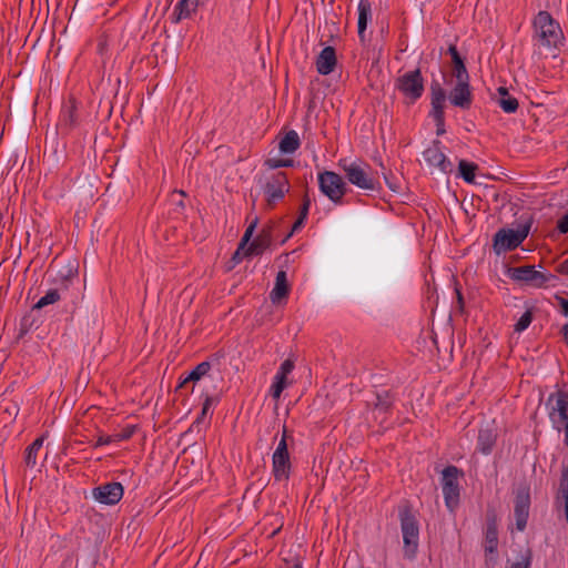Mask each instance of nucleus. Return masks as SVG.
Wrapping results in <instances>:
<instances>
[{
  "instance_id": "61",
  "label": "nucleus",
  "mask_w": 568,
  "mask_h": 568,
  "mask_svg": "<svg viewBox=\"0 0 568 568\" xmlns=\"http://www.w3.org/2000/svg\"><path fill=\"white\" fill-rule=\"evenodd\" d=\"M565 516H566V520L568 523V513H565Z\"/></svg>"
},
{
  "instance_id": "16",
  "label": "nucleus",
  "mask_w": 568,
  "mask_h": 568,
  "mask_svg": "<svg viewBox=\"0 0 568 568\" xmlns=\"http://www.w3.org/2000/svg\"><path fill=\"white\" fill-rule=\"evenodd\" d=\"M487 528H486V552H495L498 546V531H497V514L494 508L487 509Z\"/></svg>"
},
{
  "instance_id": "37",
  "label": "nucleus",
  "mask_w": 568,
  "mask_h": 568,
  "mask_svg": "<svg viewBox=\"0 0 568 568\" xmlns=\"http://www.w3.org/2000/svg\"><path fill=\"white\" fill-rule=\"evenodd\" d=\"M257 223H258V219L255 217L251 224L247 226V229L245 230L244 232V235L240 242V248H245L247 243L250 242L256 226H257Z\"/></svg>"
},
{
  "instance_id": "3",
  "label": "nucleus",
  "mask_w": 568,
  "mask_h": 568,
  "mask_svg": "<svg viewBox=\"0 0 568 568\" xmlns=\"http://www.w3.org/2000/svg\"><path fill=\"white\" fill-rule=\"evenodd\" d=\"M395 87L410 103H414L424 93V79L420 70L415 69L398 77Z\"/></svg>"
},
{
  "instance_id": "2",
  "label": "nucleus",
  "mask_w": 568,
  "mask_h": 568,
  "mask_svg": "<svg viewBox=\"0 0 568 568\" xmlns=\"http://www.w3.org/2000/svg\"><path fill=\"white\" fill-rule=\"evenodd\" d=\"M399 519L403 534L404 554L407 558L412 559L418 548V523L408 506L400 509Z\"/></svg>"
},
{
  "instance_id": "25",
  "label": "nucleus",
  "mask_w": 568,
  "mask_h": 568,
  "mask_svg": "<svg viewBox=\"0 0 568 568\" xmlns=\"http://www.w3.org/2000/svg\"><path fill=\"white\" fill-rule=\"evenodd\" d=\"M300 148V138L295 131L287 132L280 142L282 153H293Z\"/></svg>"
},
{
  "instance_id": "48",
  "label": "nucleus",
  "mask_w": 568,
  "mask_h": 568,
  "mask_svg": "<svg viewBox=\"0 0 568 568\" xmlns=\"http://www.w3.org/2000/svg\"><path fill=\"white\" fill-rule=\"evenodd\" d=\"M246 247L245 248H240V246L237 247V250L233 253V256H232V262H234L235 264L240 263L244 256H246L244 254Z\"/></svg>"
},
{
  "instance_id": "35",
  "label": "nucleus",
  "mask_w": 568,
  "mask_h": 568,
  "mask_svg": "<svg viewBox=\"0 0 568 568\" xmlns=\"http://www.w3.org/2000/svg\"><path fill=\"white\" fill-rule=\"evenodd\" d=\"M294 369V362L291 358L285 359L280 371L277 372L275 377H278L280 379L287 381V375L291 374Z\"/></svg>"
},
{
  "instance_id": "15",
  "label": "nucleus",
  "mask_w": 568,
  "mask_h": 568,
  "mask_svg": "<svg viewBox=\"0 0 568 568\" xmlns=\"http://www.w3.org/2000/svg\"><path fill=\"white\" fill-rule=\"evenodd\" d=\"M555 399V406L551 408L550 417L557 428L560 429V425L568 422V393L558 390L549 396V402Z\"/></svg>"
},
{
  "instance_id": "59",
  "label": "nucleus",
  "mask_w": 568,
  "mask_h": 568,
  "mask_svg": "<svg viewBox=\"0 0 568 568\" xmlns=\"http://www.w3.org/2000/svg\"><path fill=\"white\" fill-rule=\"evenodd\" d=\"M282 438H286V439H287V430H286V427H285V426L283 427V435H282Z\"/></svg>"
},
{
  "instance_id": "8",
  "label": "nucleus",
  "mask_w": 568,
  "mask_h": 568,
  "mask_svg": "<svg viewBox=\"0 0 568 568\" xmlns=\"http://www.w3.org/2000/svg\"><path fill=\"white\" fill-rule=\"evenodd\" d=\"M318 185L321 192L334 203H341L346 193V183L339 174L333 171L320 173Z\"/></svg>"
},
{
  "instance_id": "39",
  "label": "nucleus",
  "mask_w": 568,
  "mask_h": 568,
  "mask_svg": "<svg viewBox=\"0 0 568 568\" xmlns=\"http://www.w3.org/2000/svg\"><path fill=\"white\" fill-rule=\"evenodd\" d=\"M265 165L268 166L270 169L292 166L293 165V160H290V159H267L265 161Z\"/></svg>"
},
{
  "instance_id": "47",
  "label": "nucleus",
  "mask_w": 568,
  "mask_h": 568,
  "mask_svg": "<svg viewBox=\"0 0 568 568\" xmlns=\"http://www.w3.org/2000/svg\"><path fill=\"white\" fill-rule=\"evenodd\" d=\"M113 442H115L114 435H111V436H99L97 443L94 444V447L106 445V444H110V443H113Z\"/></svg>"
},
{
  "instance_id": "55",
  "label": "nucleus",
  "mask_w": 568,
  "mask_h": 568,
  "mask_svg": "<svg viewBox=\"0 0 568 568\" xmlns=\"http://www.w3.org/2000/svg\"><path fill=\"white\" fill-rule=\"evenodd\" d=\"M498 93H499L500 98H507V95H509L508 90L505 87H499Z\"/></svg>"
},
{
  "instance_id": "27",
  "label": "nucleus",
  "mask_w": 568,
  "mask_h": 568,
  "mask_svg": "<svg viewBox=\"0 0 568 568\" xmlns=\"http://www.w3.org/2000/svg\"><path fill=\"white\" fill-rule=\"evenodd\" d=\"M211 368V364L209 362H202L200 363L190 374L189 376L183 379L178 386V388H182L185 384L189 382H196L202 376L206 375Z\"/></svg>"
},
{
  "instance_id": "5",
  "label": "nucleus",
  "mask_w": 568,
  "mask_h": 568,
  "mask_svg": "<svg viewBox=\"0 0 568 568\" xmlns=\"http://www.w3.org/2000/svg\"><path fill=\"white\" fill-rule=\"evenodd\" d=\"M530 225H520L517 230L501 229L494 236V248L497 254L511 251L519 246L529 233Z\"/></svg>"
},
{
  "instance_id": "42",
  "label": "nucleus",
  "mask_w": 568,
  "mask_h": 568,
  "mask_svg": "<svg viewBox=\"0 0 568 568\" xmlns=\"http://www.w3.org/2000/svg\"><path fill=\"white\" fill-rule=\"evenodd\" d=\"M557 230L561 233V234H566L568 233V212L558 220L557 222Z\"/></svg>"
},
{
  "instance_id": "33",
  "label": "nucleus",
  "mask_w": 568,
  "mask_h": 568,
  "mask_svg": "<svg viewBox=\"0 0 568 568\" xmlns=\"http://www.w3.org/2000/svg\"><path fill=\"white\" fill-rule=\"evenodd\" d=\"M532 321V312L530 310H527L518 320V322L515 324V331L516 332H523L525 331Z\"/></svg>"
},
{
  "instance_id": "60",
  "label": "nucleus",
  "mask_w": 568,
  "mask_h": 568,
  "mask_svg": "<svg viewBox=\"0 0 568 568\" xmlns=\"http://www.w3.org/2000/svg\"><path fill=\"white\" fill-rule=\"evenodd\" d=\"M385 180H386L387 184L389 185V187H390L392 190H395V189L393 187V184H390V183L388 182L387 176H385Z\"/></svg>"
},
{
  "instance_id": "53",
  "label": "nucleus",
  "mask_w": 568,
  "mask_h": 568,
  "mask_svg": "<svg viewBox=\"0 0 568 568\" xmlns=\"http://www.w3.org/2000/svg\"><path fill=\"white\" fill-rule=\"evenodd\" d=\"M456 294H457L458 307L460 311H463L464 310V297L458 288H456Z\"/></svg>"
},
{
  "instance_id": "50",
  "label": "nucleus",
  "mask_w": 568,
  "mask_h": 568,
  "mask_svg": "<svg viewBox=\"0 0 568 568\" xmlns=\"http://www.w3.org/2000/svg\"><path fill=\"white\" fill-rule=\"evenodd\" d=\"M556 298L561 307V313L565 316H568V300L560 297V296H556Z\"/></svg>"
},
{
  "instance_id": "4",
  "label": "nucleus",
  "mask_w": 568,
  "mask_h": 568,
  "mask_svg": "<svg viewBox=\"0 0 568 568\" xmlns=\"http://www.w3.org/2000/svg\"><path fill=\"white\" fill-rule=\"evenodd\" d=\"M338 165L342 168V170L345 173L346 179L355 186L374 191L377 189V181L376 179L368 172L366 169H364L359 163L352 162L347 163L346 160H341Z\"/></svg>"
},
{
  "instance_id": "52",
  "label": "nucleus",
  "mask_w": 568,
  "mask_h": 568,
  "mask_svg": "<svg viewBox=\"0 0 568 568\" xmlns=\"http://www.w3.org/2000/svg\"><path fill=\"white\" fill-rule=\"evenodd\" d=\"M448 53L452 57V61H454L455 58H459L460 57L456 45H454V44L449 45Z\"/></svg>"
},
{
  "instance_id": "10",
  "label": "nucleus",
  "mask_w": 568,
  "mask_h": 568,
  "mask_svg": "<svg viewBox=\"0 0 568 568\" xmlns=\"http://www.w3.org/2000/svg\"><path fill=\"white\" fill-rule=\"evenodd\" d=\"M509 275L514 281L524 282L534 287H542L547 282L556 278L552 274L536 271L532 265L509 268Z\"/></svg>"
},
{
  "instance_id": "36",
  "label": "nucleus",
  "mask_w": 568,
  "mask_h": 568,
  "mask_svg": "<svg viewBox=\"0 0 568 568\" xmlns=\"http://www.w3.org/2000/svg\"><path fill=\"white\" fill-rule=\"evenodd\" d=\"M532 560L531 549L527 548L520 560L511 564L509 568H530Z\"/></svg>"
},
{
  "instance_id": "7",
  "label": "nucleus",
  "mask_w": 568,
  "mask_h": 568,
  "mask_svg": "<svg viewBox=\"0 0 568 568\" xmlns=\"http://www.w3.org/2000/svg\"><path fill=\"white\" fill-rule=\"evenodd\" d=\"M463 476V471L456 466H447L443 470V494L445 504L449 510H454L459 503V485L458 478Z\"/></svg>"
},
{
  "instance_id": "58",
  "label": "nucleus",
  "mask_w": 568,
  "mask_h": 568,
  "mask_svg": "<svg viewBox=\"0 0 568 568\" xmlns=\"http://www.w3.org/2000/svg\"><path fill=\"white\" fill-rule=\"evenodd\" d=\"M286 568H302V562L300 560H295L293 565L287 566Z\"/></svg>"
},
{
  "instance_id": "45",
  "label": "nucleus",
  "mask_w": 568,
  "mask_h": 568,
  "mask_svg": "<svg viewBox=\"0 0 568 568\" xmlns=\"http://www.w3.org/2000/svg\"><path fill=\"white\" fill-rule=\"evenodd\" d=\"M65 124L73 126L75 124V106L71 105L68 111V116L64 119Z\"/></svg>"
},
{
  "instance_id": "23",
  "label": "nucleus",
  "mask_w": 568,
  "mask_h": 568,
  "mask_svg": "<svg viewBox=\"0 0 568 568\" xmlns=\"http://www.w3.org/2000/svg\"><path fill=\"white\" fill-rule=\"evenodd\" d=\"M496 443V434L491 429H480L478 433V449L487 455Z\"/></svg>"
},
{
  "instance_id": "43",
  "label": "nucleus",
  "mask_w": 568,
  "mask_h": 568,
  "mask_svg": "<svg viewBox=\"0 0 568 568\" xmlns=\"http://www.w3.org/2000/svg\"><path fill=\"white\" fill-rule=\"evenodd\" d=\"M273 455H290L286 438H281Z\"/></svg>"
},
{
  "instance_id": "51",
  "label": "nucleus",
  "mask_w": 568,
  "mask_h": 568,
  "mask_svg": "<svg viewBox=\"0 0 568 568\" xmlns=\"http://www.w3.org/2000/svg\"><path fill=\"white\" fill-rule=\"evenodd\" d=\"M556 271L560 274L568 275V258L560 263Z\"/></svg>"
},
{
  "instance_id": "40",
  "label": "nucleus",
  "mask_w": 568,
  "mask_h": 568,
  "mask_svg": "<svg viewBox=\"0 0 568 568\" xmlns=\"http://www.w3.org/2000/svg\"><path fill=\"white\" fill-rule=\"evenodd\" d=\"M135 432V426H126L120 433L115 434V442L126 440L132 437Z\"/></svg>"
},
{
  "instance_id": "1",
  "label": "nucleus",
  "mask_w": 568,
  "mask_h": 568,
  "mask_svg": "<svg viewBox=\"0 0 568 568\" xmlns=\"http://www.w3.org/2000/svg\"><path fill=\"white\" fill-rule=\"evenodd\" d=\"M536 38L545 47H557L564 34L560 26L547 11H540L534 20Z\"/></svg>"
},
{
  "instance_id": "34",
  "label": "nucleus",
  "mask_w": 568,
  "mask_h": 568,
  "mask_svg": "<svg viewBox=\"0 0 568 568\" xmlns=\"http://www.w3.org/2000/svg\"><path fill=\"white\" fill-rule=\"evenodd\" d=\"M287 381L275 377V382L271 387L272 397L277 400L281 397L282 392L287 387Z\"/></svg>"
},
{
  "instance_id": "14",
  "label": "nucleus",
  "mask_w": 568,
  "mask_h": 568,
  "mask_svg": "<svg viewBox=\"0 0 568 568\" xmlns=\"http://www.w3.org/2000/svg\"><path fill=\"white\" fill-rule=\"evenodd\" d=\"M449 100L454 106L468 110L473 103L469 80H456V85L450 91Z\"/></svg>"
},
{
  "instance_id": "21",
  "label": "nucleus",
  "mask_w": 568,
  "mask_h": 568,
  "mask_svg": "<svg viewBox=\"0 0 568 568\" xmlns=\"http://www.w3.org/2000/svg\"><path fill=\"white\" fill-rule=\"evenodd\" d=\"M290 293V285L287 282L286 273L280 271L276 274L275 285L270 294V298L273 303H280L283 298H286Z\"/></svg>"
},
{
  "instance_id": "11",
  "label": "nucleus",
  "mask_w": 568,
  "mask_h": 568,
  "mask_svg": "<svg viewBox=\"0 0 568 568\" xmlns=\"http://www.w3.org/2000/svg\"><path fill=\"white\" fill-rule=\"evenodd\" d=\"M430 95H432V115L436 122L437 135H442L445 133V115H444V106L446 100V92L442 88V84L434 80L430 83Z\"/></svg>"
},
{
  "instance_id": "57",
  "label": "nucleus",
  "mask_w": 568,
  "mask_h": 568,
  "mask_svg": "<svg viewBox=\"0 0 568 568\" xmlns=\"http://www.w3.org/2000/svg\"><path fill=\"white\" fill-rule=\"evenodd\" d=\"M562 334H564L565 341L568 345V323L564 326Z\"/></svg>"
},
{
  "instance_id": "20",
  "label": "nucleus",
  "mask_w": 568,
  "mask_h": 568,
  "mask_svg": "<svg viewBox=\"0 0 568 568\" xmlns=\"http://www.w3.org/2000/svg\"><path fill=\"white\" fill-rule=\"evenodd\" d=\"M272 466L274 478L278 481L290 478L291 462L290 455H273Z\"/></svg>"
},
{
  "instance_id": "12",
  "label": "nucleus",
  "mask_w": 568,
  "mask_h": 568,
  "mask_svg": "<svg viewBox=\"0 0 568 568\" xmlns=\"http://www.w3.org/2000/svg\"><path fill=\"white\" fill-rule=\"evenodd\" d=\"M530 507V489L527 485L519 486L515 496V518L516 528L523 531L528 521Z\"/></svg>"
},
{
  "instance_id": "44",
  "label": "nucleus",
  "mask_w": 568,
  "mask_h": 568,
  "mask_svg": "<svg viewBox=\"0 0 568 568\" xmlns=\"http://www.w3.org/2000/svg\"><path fill=\"white\" fill-rule=\"evenodd\" d=\"M180 196L181 199L178 200L175 203L176 205L180 207V209H184L185 207V204H184V201H183V197L186 196V193L183 191V190H174L171 194L172 199H174V196Z\"/></svg>"
},
{
  "instance_id": "28",
  "label": "nucleus",
  "mask_w": 568,
  "mask_h": 568,
  "mask_svg": "<svg viewBox=\"0 0 568 568\" xmlns=\"http://www.w3.org/2000/svg\"><path fill=\"white\" fill-rule=\"evenodd\" d=\"M477 169V164L466 160H460L458 163L459 174L467 183H474Z\"/></svg>"
},
{
  "instance_id": "32",
  "label": "nucleus",
  "mask_w": 568,
  "mask_h": 568,
  "mask_svg": "<svg viewBox=\"0 0 568 568\" xmlns=\"http://www.w3.org/2000/svg\"><path fill=\"white\" fill-rule=\"evenodd\" d=\"M499 105L505 112L514 113L517 111L519 103L516 98L507 95V98L499 99Z\"/></svg>"
},
{
  "instance_id": "13",
  "label": "nucleus",
  "mask_w": 568,
  "mask_h": 568,
  "mask_svg": "<svg viewBox=\"0 0 568 568\" xmlns=\"http://www.w3.org/2000/svg\"><path fill=\"white\" fill-rule=\"evenodd\" d=\"M94 498L105 505L118 504L123 496V486L120 483H106L93 489Z\"/></svg>"
},
{
  "instance_id": "41",
  "label": "nucleus",
  "mask_w": 568,
  "mask_h": 568,
  "mask_svg": "<svg viewBox=\"0 0 568 568\" xmlns=\"http://www.w3.org/2000/svg\"><path fill=\"white\" fill-rule=\"evenodd\" d=\"M310 205H311L310 197L307 194H305L303 197V203H302L300 214H298L300 217L306 219V216L308 214Z\"/></svg>"
},
{
  "instance_id": "22",
  "label": "nucleus",
  "mask_w": 568,
  "mask_h": 568,
  "mask_svg": "<svg viewBox=\"0 0 568 568\" xmlns=\"http://www.w3.org/2000/svg\"><path fill=\"white\" fill-rule=\"evenodd\" d=\"M372 7L368 0H359L358 3V36L363 40L367 27L368 18L371 16Z\"/></svg>"
},
{
  "instance_id": "38",
  "label": "nucleus",
  "mask_w": 568,
  "mask_h": 568,
  "mask_svg": "<svg viewBox=\"0 0 568 568\" xmlns=\"http://www.w3.org/2000/svg\"><path fill=\"white\" fill-rule=\"evenodd\" d=\"M257 223H258V219L255 217L251 224L247 226V229L245 230L244 232V235L240 242V248H245L247 243L250 242L256 226H257Z\"/></svg>"
},
{
  "instance_id": "19",
  "label": "nucleus",
  "mask_w": 568,
  "mask_h": 568,
  "mask_svg": "<svg viewBox=\"0 0 568 568\" xmlns=\"http://www.w3.org/2000/svg\"><path fill=\"white\" fill-rule=\"evenodd\" d=\"M555 506L557 509L564 507L568 513V466H562L559 485L555 496Z\"/></svg>"
},
{
  "instance_id": "54",
  "label": "nucleus",
  "mask_w": 568,
  "mask_h": 568,
  "mask_svg": "<svg viewBox=\"0 0 568 568\" xmlns=\"http://www.w3.org/2000/svg\"><path fill=\"white\" fill-rule=\"evenodd\" d=\"M18 406L17 405H12L11 407H7L6 408V412L9 414V415H13L16 416L18 414Z\"/></svg>"
},
{
  "instance_id": "26",
  "label": "nucleus",
  "mask_w": 568,
  "mask_h": 568,
  "mask_svg": "<svg viewBox=\"0 0 568 568\" xmlns=\"http://www.w3.org/2000/svg\"><path fill=\"white\" fill-rule=\"evenodd\" d=\"M42 444L43 438L39 437L26 449L24 463L28 467H34L37 465L38 453L41 449Z\"/></svg>"
},
{
  "instance_id": "29",
  "label": "nucleus",
  "mask_w": 568,
  "mask_h": 568,
  "mask_svg": "<svg viewBox=\"0 0 568 568\" xmlns=\"http://www.w3.org/2000/svg\"><path fill=\"white\" fill-rule=\"evenodd\" d=\"M374 406L376 410L387 413L393 406V398L388 392L378 393L375 396Z\"/></svg>"
},
{
  "instance_id": "30",
  "label": "nucleus",
  "mask_w": 568,
  "mask_h": 568,
  "mask_svg": "<svg viewBox=\"0 0 568 568\" xmlns=\"http://www.w3.org/2000/svg\"><path fill=\"white\" fill-rule=\"evenodd\" d=\"M453 62V77L456 80H469V74L462 57L455 58Z\"/></svg>"
},
{
  "instance_id": "49",
  "label": "nucleus",
  "mask_w": 568,
  "mask_h": 568,
  "mask_svg": "<svg viewBox=\"0 0 568 568\" xmlns=\"http://www.w3.org/2000/svg\"><path fill=\"white\" fill-rule=\"evenodd\" d=\"M212 402H213V398L210 397V396H206L204 403H203V407H202V412H201V416L197 418V422L204 417L209 410V408L211 407L212 405Z\"/></svg>"
},
{
  "instance_id": "18",
  "label": "nucleus",
  "mask_w": 568,
  "mask_h": 568,
  "mask_svg": "<svg viewBox=\"0 0 568 568\" xmlns=\"http://www.w3.org/2000/svg\"><path fill=\"white\" fill-rule=\"evenodd\" d=\"M336 53L333 47H325L316 60V69L320 74L327 75L332 73L336 65Z\"/></svg>"
},
{
  "instance_id": "56",
  "label": "nucleus",
  "mask_w": 568,
  "mask_h": 568,
  "mask_svg": "<svg viewBox=\"0 0 568 568\" xmlns=\"http://www.w3.org/2000/svg\"><path fill=\"white\" fill-rule=\"evenodd\" d=\"M564 429H565V444L568 446V422L564 423Z\"/></svg>"
},
{
  "instance_id": "9",
  "label": "nucleus",
  "mask_w": 568,
  "mask_h": 568,
  "mask_svg": "<svg viewBox=\"0 0 568 568\" xmlns=\"http://www.w3.org/2000/svg\"><path fill=\"white\" fill-rule=\"evenodd\" d=\"M423 161L436 175H445L453 172V163L440 150V142L435 141L423 152Z\"/></svg>"
},
{
  "instance_id": "24",
  "label": "nucleus",
  "mask_w": 568,
  "mask_h": 568,
  "mask_svg": "<svg viewBox=\"0 0 568 568\" xmlns=\"http://www.w3.org/2000/svg\"><path fill=\"white\" fill-rule=\"evenodd\" d=\"M197 4V0H180L174 9V13H176L175 22L189 18L196 10Z\"/></svg>"
},
{
  "instance_id": "31",
  "label": "nucleus",
  "mask_w": 568,
  "mask_h": 568,
  "mask_svg": "<svg viewBox=\"0 0 568 568\" xmlns=\"http://www.w3.org/2000/svg\"><path fill=\"white\" fill-rule=\"evenodd\" d=\"M60 300V294L58 290H49L44 296H42L37 304L34 305V308H42L47 305L53 304Z\"/></svg>"
},
{
  "instance_id": "6",
  "label": "nucleus",
  "mask_w": 568,
  "mask_h": 568,
  "mask_svg": "<svg viewBox=\"0 0 568 568\" xmlns=\"http://www.w3.org/2000/svg\"><path fill=\"white\" fill-rule=\"evenodd\" d=\"M263 191L265 194L266 209L273 210L276 203L290 191V182L286 173L277 172L271 175L266 180Z\"/></svg>"
},
{
  "instance_id": "17",
  "label": "nucleus",
  "mask_w": 568,
  "mask_h": 568,
  "mask_svg": "<svg viewBox=\"0 0 568 568\" xmlns=\"http://www.w3.org/2000/svg\"><path fill=\"white\" fill-rule=\"evenodd\" d=\"M272 244V229L264 227L261 233L246 247L244 254L246 256L260 255Z\"/></svg>"
},
{
  "instance_id": "46",
  "label": "nucleus",
  "mask_w": 568,
  "mask_h": 568,
  "mask_svg": "<svg viewBox=\"0 0 568 568\" xmlns=\"http://www.w3.org/2000/svg\"><path fill=\"white\" fill-rule=\"evenodd\" d=\"M304 220H305V219H302V217H300V216L297 217V220L294 222V224H293V226H292L291 232H290V233L285 236V239L282 241L283 243H284L287 239H290V237L293 235V233H294L295 231H297L298 229H301V227H302V225H303V223H304Z\"/></svg>"
}]
</instances>
